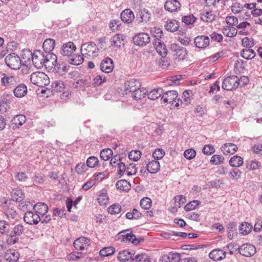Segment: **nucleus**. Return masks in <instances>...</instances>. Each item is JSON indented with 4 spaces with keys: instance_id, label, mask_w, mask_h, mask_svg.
I'll return each instance as SVG.
<instances>
[{
    "instance_id": "f257e3e1",
    "label": "nucleus",
    "mask_w": 262,
    "mask_h": 262,
    "mask_svg": "<svg viewBox=\"0 0 262 262\" xmlns=\"http://www.w3.org/2000/svg\"><path fill=\"white\" fill-rule=\"evenodd\" d=\"M25 230L24 226L21 224L15 225L11 232L7 235L6 243L9 245H13L18 242L20 236Z\"/></svg>"
},
{
    "instance_id": "f03ea898",
    "label": "nucleus",
    "mask_w": 262,
    "mask_h": 262,
    "mask_svg": "<svg viewBox=\"0 0 262 262\" xmlns=\"http://www.w3.org/2000/svg\"><path fill=\"white\" fill-rule=\"evenodd\" d=\"M80 51L83 56L91 59L98 55L99 49L94 42H89L82 44Z\"/></svg>"
},
{
    "instance_id": "7ed1b4c3",
    "label": "nucleus",
    "mask_w": 262,
    "mask_h": 262,
    "mask_svg": "<svg viewBox=\"0 0 262 262\" xmlns=\"http://www.w3.org/2000/svg\"><path fill=\"white\" fill-rule=\"evenodd\" d=\"M31 83L39 87H44L50 83V79L45 73L38 72L33 73L30 76Z\"/></svg>"
},
{
    "instance_id": "20e7f679",
    "label": "nucleus",
    "mask_w": 262,
    "mask_h": 262,
    "mask_svg": "<svg viewBox=\"0 0 262 262\" xmlns=\"http://www.w3.org/2000/svg\"><path fill=\"white\" fill-rule=\"evenodd\" d=\"M2 209L9 220L15 219L17 213L15 210L14 202L10 199L6 200L2 204Z\"/></svg>"
},
{
    "instance_id": "39448f33",
    "label": "nucleus",
    "mask_w": 262,
    "mask_h": 262,
    "mask_svg": "<svg viewBox=\"0 0 262 262\" xmlns=\"http://www.w3.org/2000/svg\"><path fill=\"white\" fill-rule=\"evenodd\" d=\"M7 66L13 70L19 69L21 64L20 57L15 53L8 55L5 59Z\"/></svg>"
},
{
    "instance_id": "423d86ee",
    "label": "nucleus",
    "mask_w": 262,
    "mask_h": 262,
    "mask_svg": "<svg viewBox=\"0 0 262 262\" xmlns=\"http://www.w3.org/2000/svg\"><path fill=\"white\" fill-rule=\"evenodd\" d=\"M239 84V79L235 75H232L224 79L222 88L227 91H232L236 89Z\"/></svg>"
},
{
    "instance_id": "0eeeda50",
    "label": "nucleus",
    "mask_w": 262,
    "mask_h": 262,
    "mask_svg": "<svg viewBox=\"0 0 262 262\" xmlns=\"http://www.w3.org/2000/svg\"><path fill=\"white\" fill-rule=\"evenodd\" d=\"M170 49L176 59L183 60L187 54L186 48L176 43H172Z\"/></svg>"
},
{
    "instance_id": "6e6552de",
    "label": "nucleus",
    "mask_w": 262,
    "mask_h": 262,
    "mask_svg": "<svg viewBox=\"0 0 262 262\" xmlns=\"http://www.w3.org/2000/svg\"><path fill=\"white\" fill-rule=\"evenodd\" d=\"M151 18V12L145 8L141 9L136 15V20L143 25L147 24Z\"/></svg>"
},
{
    "instance_id": "1a4fd4ad",
    "label": "nucleus",
    "mask_w": 262,
    "mask_h": 262,
    "mask_svg": "<svg viewBox=\"0 0 262 262\" xmlns=\"http://www.w3.org/2000/svg\"><path fill=\"white\" fill-rule=\"evenodd\" d=\"M32 62L35 67L40 69L45 66V53L39 50H36L33 53Z\"/></svg>"
},
{
    "instance_id": "9d476101",
    "label": "nucleus",
    "mask_w": 262,
    "mask_h": 262,
    "mask_svg": "<svg viewBox=\"0 0 262 262\" xmlns=\"http://www.w3.org/2000/svg\"><path fill=\"white\" fill-rule=\"evenodd\" d=\"M41 220V216H39V215L32 211L25 212L24 216V221L29 225H36Z\"/></svg>"
},
{
    "instance_id": "9b49d317",
    "label": "nucleus",
    "mask_w": 262,
    "mask_h": 262,
    "mask_svg": "<svg viewBox=\"0 0 262 262\" xmlns=\"http://www.w3.org/2000/svg\"><path fill=\"white\" fill-rule=\"evenodd\" d=\"M236 251L243 256L250 257L255 254L256 250L255 246L249 244H245L236 249Z\"/></svg>"
},
{
    "instance_id": "f8f14e48",
    "label": "nucleus",
    "mask_w": 262,
    "mask_h": 262,
    "mask_svg": "<svg viewBox=\"0 0 262 262\" xmlns=\"http://www.w3.org/2000/svg\"><path fill=\"white\" fill-rule=\"evenodd\" d=\"M133 41L137 46H145L150 42V37L147 33H140L134 37Z\"/></svg>"
},
{
    "instance_id": "ddd939ff",
    "label": "nucleus",
    "mask_w": 262,
    "mask_h": 262,
    "mask_svg": "<svg viewBox=\"0 0 262 262\" xmlns=\"http://www.w3.org/2000/svg\"><path fill=\"white\" fill-rule=\"evenodd\" d=\"M141 86L139 81L136 79H131L124 83V91L126 94L132 93L136 89H139Z\"/></svg>"
},
{
    "instance_id": "4468645a",
    "label": "nucleus",
    "mask_w": 262,
    "mask_h": 262,
    "mask_svg": "<svg viewBox=\"0 0 262 262\" xmlns=\"http://www.w3.org/2000/svg\"><path fill=\"white\" fill-rule=\"evenodd\" d=\"M90 245V240L85 237L82 236L76 239L74 242V246L77 250L86 249Z\"/></svg>"
},
{
    "instance_id": "2eb2a0df",
    "label": "nucleus",
    "mask_w": 262,
    "mask_h": 262,
    "mask_svg": "<svg viewBox=\"0 0 262 262\" xmlns=\"http://www.w3.org/2000/svg\"><path fill=\"white\" fill-rule=\"evenodd\" d=\"M76 47L74 42L69 41L64 43L61 48V53L65 56H72L76 51Z\"/></svg>"
},
{
    "instance_id": "dca6fc26",
    "label": "nucleus",
    "mask_w": 262,
    "mask_h": 262,
    "mask_svg": "<svg viewBox=\"0 0 262 262\" xmlns=\"http://www.w3.org/2000/svg\"><path fill=\"white\" fill-rule=\"evenodd\" d=\"M181 7L180 3L178 0H167L165 3V9L170 12L178 11Z\"/></svg>"
},
{
    "instance_id": "f3484780",
    "label": "nucleus",
    "mask_w": 262,
    "mask_h": 262,
    "mask_svg": "<svg viewBox=\"0 0 262 262\" xmlns=\"http://www.w3.org/2000/svg\"><path fill=\"white\" fill-rule=\"evenodd\" d=\"M100 68L101 70L106 73H109L112 71L114 69V63L113 60L110 58H106L102 60Z\"/></svg>"
},
{
    "instance_id": "a211bd4d",
    "label": "nucleus",
    "mask_w": 262,
    "mask_h": 262,
    "mask_svg": "<svg viewBox=\"0 0 262 262\" xmlns=\"http://www.w3.org/2000/svg\"><path fill=\"white\" fill-rule=\"evenodd\" d=\"M11 96L9 95H3L0 99V113H4L10 108Z\"/></svg>"
},
{
    "instance_id": "6ab92c4d",
    "label": "nucleus",
    "mask_w": 262,
    "mask_h": 262,
    "mask_svg": "<svg viewBox=\"0 0 262 262\" xmlns=\"http://www.w3.org/2000/svg\"><path fill=\"white\" fill-rule=\"evenodd\" d=\"M120 17L123 22L130 24L135 19V15L130 9H126L121 13Z\"/></svg>"
},
{
    "instance_id": "aec40b11",
    "label": "nucleus",
    "mask_w": 262,
    "mask_h": 262,
    "mask_svg": "<svg viewBox=\"0 0 262 262\" xmlns=\"http://www.w3.org/2000/svg\"><path fill=\"white\" fill-rule=\"evenodd\" d=\"M209 38L207 36H198L194 38V42L198 48H205L209 45Z\"/></svg>"
},
{
    "instance_id": "412c9836",
    "label": "nucleus",
    "mask_w": 262,
    "mask_h": 262,
    "mask_svg": "<svg viewBox=\"0 0 262 262\" xmlns=\"http://www.w3.org/2000/svg\"><path fill=\"white\" fill-rule=\"evenodd\" d=\"M154 46L156 48L157 52L162 57H165L167 53V50L165 45L159 39L156 38L153 43Z\"/></svg>"
},
{
    "instance_id": "4be33fe9",
    "label": "nucleus",
    "mask_w": 262,
    "mask_h": 262,
    "mask_svg": "<svg viewBox=\"0 0 262 262\" xmlns=\"http://www.w3.org/2000/svg\"><path fill=\"white\" fill-rule=\"evenodd\" d=\"M32 209L42 218L48 212V206L44 203L39 202L33 206Z\"/></svg>"
},
{
    "instance_id": "5701e85b",
    "label": "nucleus",
    "mask_w": 262,
    "mask_h": 262,
    "mask_svg": "<svg viewBox=\"0 0 262 262\" xmlns=\"http://www.w3.org/2000/svg\"><path fill=\"white\" fill-rule=\"evenodd\" d=\"M178 97V92L176 91H168L165 93H163L161 99L163 100L164 103H171L176 101V98Z\"/></svg>"
},
{
    "instance_id": "b1692460",
    "label": "nucleus",
    "mask_w": 262,
    "mask_h": 262,
    "mask_svg": "<svg viewBox=\"0 0 262 262\" xmlns=\"http://www.w3.org/2000/svg\"><path fill=\"white\" fill-rule=\"evenodd\" d=\"M19 256V253L14 249L7 250L4 255V258L10 262H16Z\"/></svg>"
},
{
    "instance_id": "393cba45",
    "label": "nucleus",
    "mask_w": 262,
    "mask_h": 262,
    "mask_svg": "<svg viewBox=\"0 0 262 262\" xmlns=\"http://www.w3.org/2000/svg\"><path fill=\"white\" fill-rule=\"evenodd\" d=\"M226 252L220 249L212 250L209 254V257L214 261L222 260L226 257Z\"/></svg>"
},
{
    "instance_id": "a878e982",
    "label": "nucleus",
    "mask_w": 262,
    "mask_h": 262,
    "mask_svg": "<svg viewBox=\"0 0 262 262\" xmlns=\"http://www.w3.org/2000/svg\"><path fill=\"white\" fill-rule=\"evenodd\" d=\"M25 116L23 115H17L14 116L11 121V126L13 129L18 128L26 121Z\"/></svg>"
},
{
    "instance_id": "bb28decb",
    "label": "nucleus",
    "mask_w": 262,
    "mask_h": 262,
    "mask_svg": "<svg viewBox=\"0 0 262 262\" xmlns=\"http://www.w3.org/2000/svg\"><path fill=\"white\" fill-rule=\"evenodd\" d=\"M11 196L13 202H20L25 198V194L23 191L20 188H15L11 192Z\"/></svg>"
},
{
    "instance_id": "cd10ccee",
    "label": "nucleus",
    "mask_w": 262,
    "mask_h": 262,
    "mask_svg": "<svg viewBox=\"0 0 262 262\" xmlns=\"http://www.w3.org/2000/svg\"><path fill=\"white\" fill-rule=\"evenodd\" d=\"M57 62V56L51 52H45V66H56Z\"/></svg>"
},
{
    "instance_id": "c85d7f7f",
    "label": "nucleus",
    "mask_w": 262,
    "mask_h": 262,
    "mask_svg": "<svg viewBox=\"0 0 262 262\" xmlns=\"http://www.w3.org/2000/svg\"><path fill=\"white\" fill-rule=\"evenodd\" d=\"M124 37L121 34L115 35L111 39V46L116 48H120L121 45H124Z\"/></svg>"
},
{
    "instance_id": "c756f323",
    "label": "nucleus",
    "mask_w": 262,
    "mask_h": 262,
    "mask_svg": "<svg viewBox=\"0 0 262 262\" xmlns=\"http://www.w3.org/2000/svg\"><path fill=\"white\" fill-rule=\"evenodd\" d=\"M145 164L146 165V169L150 173H156L160 169V163L158 161L152 160Z\"/></svg>"
},
{
    "instance_id": "7c9ffc66",
    "label": "nucleus",
    "mask_w": 262,
    "mask_h": 262,
    "mask_svg": "<svg viewBox=\"0 0 262 262\" xmlns=\"http://www.w3.org/2000/svg\"><path fill=\"white\" fill-rule=\"evenodd\" d=\"M221 150L225 155H232L237 151V147L233 143H228L224 144L221 147Z\"/></svg>"
},
{
    "instance_id": "2f4dec72",
    "label": "nucleus",
    "mask_w": 262,
    "mask_h": 262,
    "mask_svg": "<svg viewBox=\"0 0 262 262\" xmlns=\"http://www.w3.org/2000/svg\"><path fill=\"white\" fill-rule=\"evenodd\" d=\"M179 27V22L174 19H168L165 24L166 30L171 32L177 31Z\"/></svg>"
},
{
    "instance_id": "473e14b6",
    "label": "nucleus",
    "mask_w": 262,
    "mask_h": 262,
    "mask_svg": "<svg viewBox=\"0 0 262 262\" xmlns=\"http://www.w3.org/2000/svg\"><path fill=\"white\" fill-rule=\"evenodd\" d=\"M13 91L15 97L20 98L27 94V88L25 84L21 83L18 84Z\"/></svg>"
},
{
    "instance_id": "72a5a7b5",
    "label": "nucleus",
    "mask_w": 262,
    "mask_h": 262,
    "mask_svg": "<svg viewBox=\"0 0 262 262\" xmlns=\"http://www.w3.org/2000/svg\"><path fill=\"white\" fill-rule=\"evenodd\" d=\"M4 75V76L1 79V83L3 86L7 87L14 86L16 84V78L14 76Z\"/></svg>"
},
{
    "instance_id": "f704fd0d",
    "label": "nucleus",
    "mask_w": 262,
    "mask_h": 262,
    "mask_svg": "<svg viewBox=\"0 0 262 262\" xmlns=\"http://www.w3.org/2000/svg\"><path fill=\"white\" fill-rule=\"evenodd\" d=\"M148 91L144 88H139L132 93V97L135 100H139L145 97Z\"/></svg>"
},
{
    "instance_id": "c9c22d12",
    "label": "nucleus",
    "mask_w": 262,
    "mask_h": 262,
    "mask_svg": "<svg viewBox=\"0 0 262 262\" xmlns=\"http://www.w3.org/2000/svg\"><path fill=\"white\" fill-rule=\"evenodd\" d=\"M235 26L228 25L223 29V33L228 37H233L236 35L237 31Z\"/></svg>"
},
{
    "instance_id": "e433bc0d",
    "label": "nucleus",
    "mask_w": 262,
    "mask_h": 262,
    "mask_svg": "<svg viewBox=\"0 0 262 262\" xmlns=\"http://www.w3.org/2000/svg\"><path fill=\"white\" fill-rule=\"evenodd\" d=\"M134 253L129 251L128 250H124L120 251L117 256V258L120 261H125L133 258Z\"/></svg>"
},
{
    "instance_id": "4c0bfd02",
    "label": "nucleus",
    "mask_w": 262,
    "mask_h": 262,
    "mask_svg": "<svg viewBox=\"0 0 262 262\" xmlns=\"http://www.w3.org/2000/svg\"><path fill=\"white\" fill-rule=\"evenodd\" d=\"M99 196L97 198L98 203L101 205H106L108 202V196L107 193V190L105 189H102L99 192Z\"/></svg>"
},
{
    "instance_id": "58836bf2",
    "label": "nucleus",
    "mask_w": 262,
    "mask_h": 262,
    "mask_svg": "<svg viewBox=\"0 0 262 262\" xmlns=\"http://www.w3.org/2000/svg\"><path fill=\"white\" fill-rule=\"evenodd\" d=\"M229 163L231 167L237 168L241 166L243 164L244 161L242 157L235 155L231 158Z\"/></svg>"
},
{
    "instance_id": "ea45409f",
    "label": "nucleus",
    "mask_w": 262,
    "mask_h": 262,
    "mask_svg": "<svg viewBox=\"0 0 262 262\" xmlns=\"http://www.w3.org/2000/svg\"><path fill=\"white\" fill-rule=\"evenodd\" d=\"M116 186L118 189L123 191H128L131 187L130 183L125 180L118 181L116 184Z\"/></svg>"
},
{
    "instance_id": "a19ab883",
    "label": "nucleus",
    "mask_w": 262,
    "mask_h": 262,
    "mask_svg": "<svg viewBox=\"0 0 262 262\" xmlns=\"http://www.w3.org/2000/svg\"><path fill=\"white\" fill-rule=\"evenodd\" d=\"M55 41L51 38L46 39L43 43V49L45 52H51L55 47Z\"/></svg>"
},
{
    "instance_id": "79ce46f5",
    "label": "nucleus",
    "mask_w": 262,
    "mask_h": 262,
    "mask_svg": "<svg viewBox=\"0 0 262 262\" xmlns=\"http://www.w3.org/2000/svg\"><path fill=\"white\" fill-rule=\"evenodd\" d=\"M200 18L203 21L211 23L215 19V15L212 11H206L201 14Z\"/></svg>"
},
{
    "instance_id": "37998d69",
    "label": "nucleus",
    "mask_w": 262,
    "mask_h": 262,
    "mask_svg": "<svg viewBox=\"0 0 262 262\" xmlns=\"http://www.w3.org/2000/svg\"><path fill=\"white\" fill-rule=\"evenodd\" d=\"M164 91L161 88H158L151 90L149 93H147L148 98L151 100H156L161 97Z\"/></svg>"
},
{
    "instance_id": "c03bdc74",
    "label": "nucleus",
    "mask_w": 262,
    "mask_h": 262,
    "mask_svg": "<svg viewBox=\"0 0 262 262\" xmlns=\"http://www.w3.org/2000/svg\"><path fill=\"white\" fill-rule=\"evenodd\" d=\"M10 229V224L4 220L0 221V236L8 235Z\"/></svg>"
},
{
    "instance_id": "a18cd8bd",
    "label": "nucleus",
    "mask_w": 262,
    "mask_h": 262,
    "mask_svg": "<svg viewBox=\"0 0 262 262\" xmlns=\"http://www.w3.org/2000/svg\"><path fill=\"white\" fill-rule=\"evenodd\" d=\"M241 55L246 59H251L255 56L256 53L253 50L249 48H246L241 51Z\"/></svg>"
},
{
    "instance_id": "49530a36",
    "label": "nucleus",
    "mask_w": 262,
    "mask_h": 262,
    "mask_svg": "<svg viewBox=\"0 0 262 262\" xmlns=\"http://www.w3.org/2000/svg\"><path fill=\"white\" fill-rule=\"evenodd\" d=\"M69 62L70 64L78 66L82 63L84 58L83 56L79 55L72 54V56H69Z\"/></svg>"
},
{
    "instance_id": "de8ad7c7",
    "label": "nucleus",
    "mask_w": 262,
    "mask_h": 262,
    "mask_svg": "<svg viewBox=\"0 0 262 262\" xmlns=\"http://www.w3.org/2000/svg\"><path fill=\"white\" fill-rule=\"evenodd\" d=\"M253 228L252 225L248 223L244 222L241 224L239 227V232L243 235H247L249 234Z\"/></svg>"
},
{
    "instance_id": "09e8293b",
    "label": "nucleus",
    "mask_w": 262,
    "mask_h": 262,
    "mask_svg": "<svg viewBox=\"0 0 262 262\" xmlns=\"http://www.w3.org/2000/svg\"><path fill=\"white\" fill-rule=\"evenodd\" d=\"M65 85L62 80H56L52 84V91L62 92L65 89Z\"/></svg>"
},
{
    "instance_id": "8fccbe9b",
    "label": "nucleus",
    "mask_w": 262,
    "mask_h": 262,
    "mask_svg": "<svg viewBox=\"0 0 262 262\" xmlns=\"http://www.w3.org/2000/svg\"><path fill=\"white\" fill-rule=\"evenodd\" d=\"M113 155V150L111 148H105L101 150L100 158L103 161H108Z\"/></svg>"
},
{
    "instance_id": "3c124183",
    "label": "nucleus",
    "mask_w": 262,
    "mask_h": 262,
    "mask_svg": "<svg viewBox=\"0 0 262 262\" xmlns=\"http://www.w3.org/2000/svg\"><path fill=\"white\" fill-rule=\"evenodd\" d=\"M165 259L169 258V262H179L181 255L178 253L170 252L167 255H164Z\"/></svg>"
},
{
    "instance_id": "603ef678",
    "label": "nucleus",
    "mask_w": 262,
    "mask_h": 262,
    "mask_svg": "<svg viewBox=\"0 0 262 262\" xmlns=\"http://www.w3.org/2000/svg\"><path fill=\"white\" fill-rule=\"evenodd\" d=\"M123 236H124L123 238L124 242H132L135 245H137L139 243V241L136 238L135 234L132 233V232L127 233L126 234L123 235Z\"/></svg>"
},
{
    "instance_id": "864d4df0",
    "label": "nucleus",
    "mask_w": 262,
    "mask_h": 262,
    "mask_svg": "<svg viewBox=\"0 0 262 262\" xmlns=\"http://www.w3.org/2000/svg\"><path fill=\"white\" fill-rule=\"evenodd\" d=\"M196 18L192 14L184 16L182 17V21L186 25H191L196 21Z\"/></svg>"
},
{
    "instance_id": "5fc2aeb1",
    "label": "nucleus",
    "mask_w": 262,
    "mask_h": 262,
    "mask_svg": "<svg viewBox=\"0 0 262 262\" xmlns=\"http://www.w3.org/2000/svg\"><path fill=\"white\" fill-rule=\"evenodd\" d=\"M142 155V153L139 150H133L128 154V158L134 161H138Z\"/></svg>"
},
{
    "instance_id": "6e6d98bb",
    "label": "nucleus",
    "mask_w": 262,
    "mask_h": 262,
    "mask_svg": "<svg viewBox=\"0 0 262 262\" xmlns=\"http://www.w3.org/2000/svg\"><path fill=\"white\" fill-rule=\"evenodd\" d=\"M34 205H32V204L29 202V201H25L20 203L19 204L18 207L20 210H22L24 212H28L30 211V209Z\"/></svg>"
},
{
    "instance_id": "4d7b16f0",
    "label": "nucleus",
    "mask_w": 262,
    "mask_h": 262,
    "mask_svg": "<svg viewBox=\"0 0 262 262\" xmlns=\"http://www.w3.org/2000/svg\"><path fill=\"white\" fill-rule=\"evenodd\" d=\"M115 251V249L113 247H105L102 249L100 252L99 254L101 256H108L111 255H112Z\"/></svg>"
},
{
    "instance_id": "13d9d810",
    "label": "nucleus",
    "mask_w": 262,
    "mask_h": 262,
    "mask_svg": "<svg viewBox=\"0 0 262 262\" xmlns=\"http://www.w3.org/2000/svg\"><path fill=\"white\" fill-rule=\"evenodd\" d=\"M121 206L119 204H114L108 208V211L111 214H118L121 211Z\"/></svg>"
},
{
    "instance_id": "bf43d9fd",
    "label": "nucleus",
    "mask_w": 262,
    "mask_h": 262,
    "mask_svg": "<svg viewBox=\"0 0 262 262\" xmlns=\"http://www.w3.org/2000/svg\"><path fill=\"white\" fill-rule=\"evenodd\" d=\"M86 163L89 167L94 168L98 165L99 160L96 157L91 156L87 159Z\"/></svg>"
},
{
    "instance_id": "052dcab7",
    "label": "nucleus",
    "mask_w": 262,
    "mask_h": 262,
    "mask_svg": "<svg viewBox=\"0 0 262 262\" xmlns=\"http://www.w3.org/2000/svg\"><path fill=\"white\" fill-rule=\"evenodd\" d=\"M140 204L142 208L147 210L151 207L152 202L149 198L146 197L141 200Z\"/></svg>"
},
{
    "instance_id": "680f3d73",
    "label": "nucleus",
    "mask_w": 262,
    "mask_h": 262,
    "mask_svg": "<svg viewBox=\"0 0 262 262\" xmlns=\"http://www.w3.org/2000/svg\"><path fill=\"white\" fill-rule=\"evenodd\" d=\"M200 204V202L198 200H193L188 203L184 207V209L186 211H190L195 209Z\"/></svg>"
},
{
    "instance_id": "e2e57ef3",
    "label": "nucleus",
    "mask_w": 262,
    "mask_h": 262,
    "mask_svg": "<svg viewBox=\"0 0 262 262\" xmlns=\"http://www.w3.org/2000/svg\"><path fill=\"white\" fill-rule=\"evenodd\" d=\"M241 171L237 168L232 169L229 172L230 178L234 180H238L241 175Z\"/></svg>"
},
{
    "instance_id": "0e129e2a",
    "label": "nucleus",
    "mask_w": 262,
    "mask_h": 262,
    "mask_svg": "<svg viewBox=\"0 0 262 262\" xmlns=\"http://www.w3.org/2000/svg\"><path fill=\"white\" fill-rule=\"evenodd\" d=\"M261 166L260 163L255 160H251L248 162L246 164V167L249 170H256Z\"/></svg>"
},
{
    "instance_id": "69168bd1",
    "label": "nucleus",
    "mask_w": 262,
    "mask_h": 262,
    "mask_svg": "<svg viewBox=\"0 0 262 262\" xmlns=\"http://www.w3.org/2000/svg\"><path fill=\"white\" fill-rule=\"evenodd\" d=\"M21 57L25 60V62L30 61V60H32L33 53L29 50H23L22 51Z\"/></svg>"
},
{
    "instance_id": "338daca9",
    "label": "nucleus",
    "mask_w": 262,
    "mask_h": 262,
    "mask_svg": "<svg viewBox=\"0 0 262 262\" xmlns=\"http://www.w3.org/2000/svg\"><path fill=\"white\" fill-rule=\"evenodd\" d=\"M88 166L84 163H80L76 165L75 167L76 171L78 173L82 174L88 170Z\"/></svg>"
},
{
    "instance_id": "774afa93",
    "label": "nucleus",
    "mask_w": 262,
    "mask_h": 262,
    "mask_svg": "<svg viewBox=\"0 0 262 262\" xmlns=\"http://www.w3.org/2000/svg\"><path fill=\"white\" fill-rule=\"evenodd\" d=\"M137 262H151L149 257L145 254H138L135 256Z\"/></svg>"
}]
</instances>
